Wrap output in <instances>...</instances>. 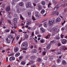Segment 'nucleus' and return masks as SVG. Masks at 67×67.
<instances>
[{
    "mask_svg": "<svg viewBox=\"0 0 67 67\" xmlns=\"http://www.w3.org/2000/svg\"><path fill=\"white\" fill-rule=\"evenodd\" d=\"M55 19L53 18L52 19H50L48 21V25L49 26H51L53 25L55 23Z\"/></svg>",
    "mask_w": 67,
    "mask_h": 67,
    "instance_id": "nucleus-1",
    "label": "nucleus"
},
{
    "mask_svg": "<svg viewBox=\"0 0 67 67\" xmlns=\"http://www.w3.org/2000/svg\"><path fill=\"white\" fill-rule=\"evenodd\" d=\"M21 47L23 48H25L27 47V42H25L23 43L21 45Z\"/></svg>",
    "mask_w": 67,
    "mask_h": 67,
    "instance_id": "nucleus-2",
    "label": "nucleus"
},
{
    "mask_svg": "<svg viewBox=\"0 0 67 67\" xmlns=\"http://www.w3.org/2000/svg\"><path fill=\"white\" fill-rule=\"evenodd\" d=\"M26 7L27 8H32V6L31 5V3L30 2H28L27 3L26 5Z\"/></svg>",
    "mask_w": 67,
    "mask_h": 67,
    "instance_id": "nucleus-3",
    "label": "nucleus"
},
{
    "mask_svg": "<svg viewBox=\"0 0 67 67\" xmlns=\"http://www.w3.org/2000/svg\"><path fill=\"white\" fill-rule=\"evenodd\" d=\"M39 13L37 12H36L35 14V16L36 17L37 19H40V15L38 14Z\"/></svg>",
    "mask_w": 67,
    "mask_h": 67,
    "instance_id": "nucleus-4",
    "label": "nucleus"
},
{
    "mask_svg": "<svg viewBox=\"0 0 67 67\" xmlns=\"http://www.w3.org/2000/svg\"><path fill=\"white\" fill-rule=\"evenodd\" d=\"M15 7L17 9V12H19L20 11V10H21V8L19 7V5L17 4Z\"/></svg>",
    "mask_w": 67,
    "mask_h": 67,
    "instance_id": "nucleus-5",
    "label": "nucleus"
},
{
    "mask_svg": "<svg viewBox=\"0 0 67 67\" xmlns=\"http://www.w3.org/2000/svg\"><path fill=\"white\" fill-rule=\"evenodd\" d=\"M59 9V7L58 6V5H57L56 6V7H55L54 8V9H53L54 11V12H56V11H57V10H58V9Z\"/></svg>",
    "mask_w": 67,
    "mask_h": 67,
    "instance_id": "nucleus-6",
    "label": "nucleus"
},
{
    "mask_svg": "<svg viewBox=\"0 0 67 67\" xmlns=\"http://www.w3.org/2000/svg\"><path fill=\"white\" fill-rule=\"evenodd\" d=\"M37 8L38 10H41L42 9V6L40 5H38V6H37Z\"/></svg>",
    "mask_w": 67,
    "mask_h": 67,
    "instance_id": "nucleus-7",
    "label": "nucleus"
},
{
    "mask_svg": "<svg viewBox=\"0 0 67 67\" xmlns=\"http://www.w3.org/2000/svg\"><path fill=\"white\" fill-rule=\"evenodd\" d=\"M62 43L63 44H66L67 42V40L66 39H62Z\"/></svg>",
    "mask_w": 67,
    "mask_h": 67,
    "instance_id": "nucleus-8",
    "label": "nucleus"
},
{
    "mask_svg": "<svg viewBox=\"0 0 67 67\" xmlns=\"http://www.w3.org/2000/svg\"><path fill=\"white\" fill-rule=\"evenodd\" d=\"M9 37H10L12 39V40H11V41H12V43H13V41H14V39L13 38V35H9Z\"/></svg>",
    "mask_w": 67,
    "mask_h": 67,
    "instance_id": "nucleus-9",
    "label": "nucleus"
},
{
    "mask_svg": "<svg viewBox=\"0 0 67 67\" xmlns=\"http://www.w3.org/2000/svg\"><path fill=\"white\" fill-rule=\"evenodd\" d=\"M43 25L44 27H47V26L48 25V23L46 22H44V23Z\"/></svg>",
    "mask_w": 67,
    "mask_h": 67,
    "instance_id": "nucleus-10",
    "label": "nucleus"
},
{
    "mask_svg": "<svg viewBox=\"0 0 67 67\" xmlns=\"http://www.w3.org/2000/svg\"><path fill=\"white\" fill-rule=\"evenodd\" d=\"M52 32H55L57 31V28H53L52 29Z\"/></svg>",
    "mask_w": 67,
    "mask_h": 67,
    "instance_id": "nucleus-11",
    "label": "nucleus"
},
{
    "mask_svg": "<svg viewBox=\"0 0 67 67\" xmlns=\"http://www.w3.org/2000/svg\"><path fill=\"white\" fill-rule=\"evenodd\" d=\"M13 21L14 22V23H17V18H15L13 20Z\"/></svg>",
    "mask_w": 67,
    "mask_h": 67,
    "instance_id": "nucleus-12",
    "label": "nucleus"
},
{
    "mask_svg": "<svg viewBox=\"0 0 67 67\" xmlns=\"http://www.w3.org/2000/svg\"><path fill=\"white\" fill-rule=\"evenodd\" d=\"M19 51V49L17 47H15L14 51L15 52H17Z\"/></svg>",
    "mask_w": 67,
    "mask_h": 67,
    "instance_id": "nucleus-13",
    "label": "nucleus"
},
{
    "mask_svg": "<svg viewBox=\"0 0 67 67\" xmlns=\"http://www.w3.org/2000/svg\"><path fill=\"white\" fill-rule=\"evenodd\" d=\"M60 18H58L56 20V22H59V21H60Z\"/></svg>",
    "mask_w": 67,
    "mask_h": 67,
    "instance_id": "nucleus-14",
    "label": "nucleus"
},
{
    "mask_svg": "<svg viewBox=\"0 0 67 67\" xmlns=\"http://www.w3.org/2000/svg\"><path fill=\"white\" fill-rule=\"evenodd\" d=\"M31 23V21H27L26 22V25H30V24Z\"/></svg>",
    "mask_w": 67,
    "mask_h": 67,
    "instance_id": "nucleus-15",
    "label": "nucleus"
},
{
    "mask_svg": "<svg viewBox=\"0 0 67 67\" xmlns=\"http://www.w3.org/2000/svg\"><path fill=\"white\" fill-rule=\"evenodd\" d=\"M50 36H51V34H49L46 36L45 38L46 39H47L48 38H50Z\"/></svg>",
    "mask_w": 67,
    "mask_h": 67,
    "instance_id": "nucleus-16",
    "label": "nucleus"
},
{
    "mask_svg": "<svg viewBox=\"0 0 67 67\" xmlns=\"http://www.w3.org/2000/svg\"><path fill=\"white\" fill-rule=\"evenodd\" d=\"M67 5V1L65 2V3L64 4L61 5V7H65V6H66Z\"/></svg>",
    "mask_w": 67,
    "mask_h": 67,
    "instance_id": "nucleus-17",
    "label": "nucleus"
},
{
    "mask_svg": "<svg viewBox=\"0 0 67 67\" xmlns=\"http://www.w3.org/2000/svg\"><path fill=\"white\" fill-rule=\"evenodd\" d=\"M32 52V53H35L37 52V50L36 49H33Z\"/></svg>",
    "mask_w": 67,
    "mask_h": 67,
    "instance_id": "nucleus-18",
    "label": "nucleus"
},
{
    "mask_svg": "<svg viewBox=\"0 0 67 67\" xmlns=\"http://www.w3.org/2000/svg\"><path fill=\"white\" fill-rule=\"evenodd\" d=\"M5 10L7 12H8L9 11V6L8 5L6 7Z\"/></svg>",
    "mask_w": 67,
    "mask_h": 67,
    "instance_id": "nucleus-19",
    "label": "nucleus"
},
{
    "mask_svg": "<svg viewBox=\"0 0 67 67\" xmlns=\"http://www.w3.org/2000/svg\"><path fill=\"white\" fill-rule=\"evenodd\" d=\"M55 42L56 41L55 40H53L50 42V43L51 44H53L55 43Z\"/></svg>",
    "mask_w": 67,
    "mask_h": 67,
    "instance_id": "nucleus-20",
    "label": "nucleus"
},
{
    "mask_svg": "<svg viewBox=\"0 0 67 67\" xmlns=\"http://www.w3.org/2000/svg\"><path fill=\"white\" fill-rule=\"evenodd\" d=\"M5 39L6 40V43H9V39H8V37L6 38Z\"/></svg>",
    "mask_w": 67,
    "mask_h": 67,
    "instance_id": "nucleus-21",
    "label": "nucleus"
},
{
    "mask_svg": "<svg viewBox=\"0 0 67 67\" xmlns=\"http://www.w3.org/2000/svg\"><path fill=\"white\" fill-rule=\"evenodd\" d=\"M36 57L35 56H31V58L32 59H35V58H36Z\"/></svg>",
    "mask_w": 67,
    "mask_h": 67,
    "instance_id": "nucleus-22",
    "label": "nucleus"
},
{
    "mask_svg": "<svg viewBox=\"0 0 67 67\" xmlns=\"http://www.w3.org/2000/svg\"><path fill=\"white\" fill-rule=\"evenodd\" d=\"M66 63V62L65 61V60H63L62 61V64H63V65H65Z\"/></svg>",
    "mask_w": 67,
    "mask_h": 67,
    "instance_id": "nucleus-23",
    "label": "nucleus"
},
{
    "mask_svg": "<svg viewBox=\"0 0 67 67\" xmlns=\"http://www.w3.org/2000/svg\"><path fill=\"white\" fill-rule=\"evenodd\" d=\"M62 49L64 51H65L67 49V48L65 46H64L63 47Z\"/></svg>",
    "mask_w": 67,
    "mask_h": 67,
    "instance_id": "nucleus-24",
    "label": "nucleus"
},
{
    "mask_svg": "<svg viewBox=\"0 0 67 67\" xmlns=\"http://www.w3.org/2000/svg\"><path fill=\"white\" fill-rule=\"evenodd\" d=\"M44 42H45V41H44V40L43 39H42L40 41V42H41V43H44Z\"/></svg>",
    "mask_w": 67,
    "mask_h": 67,
    "instance_id": "nucleus-25",
    "label": "nucleus"
},
{
    "mask_svg": "<svg viewBox=\"0 0 67 67\" xmlns=\"http://www.w3.org/2000/svg\"><path fill=\"white\" fill-rule=\"evenodd\" d=\"M23 3L22 2H21L19 4V5H20V6H21V7H22L23 6Z\"/></svg>",
    "mask_w": 67,
    "mask_h": 67,
    "instance_id": "nucleus-26",
    "label": "nucleus"
},
{
    "mask_svg": "<svg viewBox=\"0 0 67 67\" xmlns=\"http://www.w3.org/2000/svg\"><path fill=\"white\" fill-rule=\"evenodd\" d=\"M55 12V15H58L59 14V12H58V11Z\"/></svg>",
    "mask_w": 67,
    "mask_h": 67,
    "instance_id": "nucleus-27",
    "label": "nucleus"
},
{
    "mask_svg": "<svg viewBox=\"0 0 67 67\" xmlns=\"http://www.w3.org/2000/svg\"><path fill=\"white\" fill-rule=\"evenodd\" d=\"M20 53H17L15 54V56H16V57H18V56L20 55Z\"/></svg>",
    "mask_w": 67,
    "mask_h": 67,
    "instance_id": "nucleus-28",
    "label": "nucleus"
},
{
    "mask_svg": "<svg viewBox=\"0 0 67 67\" xmlns=\"http://www.w3.org/2000/svg\"><path fill=\"white\" fill-rule=\"evenodd\" d=\"M45 12V11L44 9H42L41 11V13L42 14H44V13Z\"/></svg>",
    "mask_w": 67,
    "mask_h": 67,
    "instance_id": "nucleus-29",
    "label": "nucleus"
},
{
    "mask_svg": "<svg viewBox=\"0 0 67 67\" xmlns=\"http://www.w3.org/2000/svg\"><path fill=\"white\" fill-rule=\"evenodd\" d=\"M48 9L50 11H51V10H52L53 9V8L51 7H48Z\"/></svg>",
    "mask_w": 67,
    "mask_h": 67,
    "instance_id": "nucleus-30",
    "label": "nucleus"
},
{
    "mask_svg": "<svg viewBox=\"0 0 67 67\" xmlns=\"http://www.w3.org/2000/svg\"><path fill=\"white\" fill-rule=\"evenodd\" d=\"M41 4L42 5H44L45 4V2L44 1H42L41 2Z\"/></svg>",
    "mask_w": 67,
    "mask_h": 67,
    "instance_id": "nucleus-31",
    "label": "nucleus"
},
{
    "mask_svg": "<svg viewBox=\"0 0 67 67\" xmlns=\"http://www.w3.org/2000/svg\"><path fill=\"white\" fill-rule=\"evenodd\" d=\"M57 63H60V59H58L57 60Z\"/></svg>",
    "mask_w": 67,
    "mask_h": 67,
    "instance_id": "nucleus-32",
    "label": "nucleus"
},
{
    "mask_svg": "<svg viewBox=\"0 0 67 67\" xmlns=\"http://www.w3.org/2000/svg\"><path fill=\"white\" fill-rule=\"evenodd\" d=\"M41 31L42 32H44L45 31V30L42 27H41L40 28Z\"/></svg>",
    "mask_w": 67,
    "mask_h": 67,
    "instance_id": "nucleus-33",
    "label": "nucleus"
},
{
    "mask_svg": "<svg viewBox=\"0 0 67 67\" xmlns=\"http://www.w3.org/2000/svg\"><path fill=\"white\" fill-rule=\"evenodd\" d=\"M20 36L19 35H17V37H16V39L17 40H19V38H20Z\"/></svg>",
    "mask_w": 67,
    "mask_h": 67,
    "instance_id": "nucleus-34",
    "label": "nucleus"
},
{
    "mask_svg": "<svg viewBox=\"0 0 67 67\" xmlns=\"http://www.w3.org/2000/svg\"><path fill=\"white\" fill-rule=\"evenodd\" d=\"M28 14L29 16H31V13L30 12H29L28 13Z\"/></svg>",
    "mask_w": 67,
    "mask_h": 67,
    "instance_id": "nucleus-35",
    "label": "nucleus"
},
{
    "mask_svg": "<svg viewBox=\"0 0 67 67\" xmlns=\"http://www.w3.org/2000/svg\"><path fill=\"white\" fill-rule=\"evenodd\" d=\"M15 31L14 32L13 31V30H11V33H13V34L14 33V34H15V35H16V34L15 33Z\"/></svg>",
    "mask_w": 67,
    "mask_h": 67,
    "instance_id": "nucleus-36",
    "label": "nucleus"
},
{
    "mask_svg": "<svg viewBox=\"0 0 67 67\" xmlns=\"http://www.w3.org/2000/svg\"><path fill=\"white\" fill-rule=\"evenodd\" d=\"M50 47H51V45L49 44L47 47V49H49L50 48Z\"/></svg>",
    "mask_w": 67,
    "mask_h": 67,
    "instance_id": "nucleus-37",
    "label": "nucleus"
},
{
    "mask_svg": "<svg viewBox=\"0 0 67 67\" xmlns=\"http://www.w3.org/2000/svg\"><path fill=\"white\" fill-rule=\"evenodd\" d=\"M21 65H25V62L24 61H22L21 62Z\"/></svg>",
    "mask_w": 67,
    "mask_h": 67,
    "instance_id": "nucleus-38",
    "label": "nucleus"
},
{
    "mask_svg": "<svg viewBox=\"0 0 67 67\" xmlns=\"http://www.w3.org/2000/svg\"><path fill=\"white\" fill-rule=\"evenodd\" d=\"M56 38L57 40H59L60 39V37L59 36H57L56 37Z\"/></svg>",
    "mask_w": 67,
    "mask_h": 67,
    "instance_id": "nucleus-39",
    "label": "nucleus"
},
{
    "mask_svg": "<svg viewBox=\"0 0 67 67\" xmlns=\"http://www.w3.org/2000/svg\"><path fill=\"white\" fill-rule=\"evenodd\" d=\"M5 31L6 33H8V32H9V29H7L5 30Z\"/></svg>",
    "mask_w": 67,
    "mask_h": 67,
    "instance_id": "nucleus-40",
    "label": "nucleus"
},
{
    "mask_svg": "<svg viewBox=\"0 0 67 67\" xmlns=\"http://www.w3.org/2000/svg\"><path fill=\"white\" fill-rule=\"evenodd\" d=\"M38 0H34V2L35 3H37V2H38Z\"/></svg>",
    "mask_w": 67,
    "mask_h": 67,
    "instance_id": "nucleus-41",
    "label": "nucleus"
},
{
    "mask_svg": "<svg viewBox=\"0 0 67 67\" xmlns=\"http://www.w3.org/2000/svg\"><path fill=\"white\" fill-rule=\"evenodd\" d=\"M42 59H41L40 58H38V59L37 60V61H38V62H41V61Z\"/></svg>",
    "mask_w": 67,
    "mask_h": 67,
    "instance_id": "nucleus-42",
    "label": "nucleus"
},
{
    "mask_svg": "<svg viewBox=\"0 0 67 67\" xmlns=\"http://www.w3.org/2000/svg\"><path fill=\"white\" fill-rule=\"evenodd\" d=\"M20 19H21V20H23V17H22V15H20Z\"/></svg>",
    "mask_w": 67,
    "mask_h": 67,
    "instance_id": "nucleus-43",
    "label": "nucleus"
},
{
    "mask_svg": "<svg viewBox=\"0 0 67 67\" xmlns=\"http://www.w3.org/2000/svg\"><path fill=\"white\" fill-rule=\"evenodd\" d=\"M22 59V56H20L19 58V60H21Z\"/></svg>",
    "mask_w": 67,
    "mask_h": 67,
    "instance_id": "nucleus-44",
    "label": "nucleus"
},
{
    "mask_svg": "<svg viewBox=\"0 0 67 67\" xmlns=\"http://www.w3.org/2000/svg\"><path fill=\"white\" fill-rule=\"evenodd\" d=\"M5 4H3L2 5V8H4V7H5Z\"/></svg>",
    "mask_w": 67,
    "mask_h": 67,
    "instance_id": "nucleus-45",
    "label": "nucleus"
},
{
    "mask_svg": "<svg viewBox=\"0 0 67 67\" xmlns=\"http://www.w3.org/2000/svg\"><path fill=\"white\" fill-rule=\"evenodd\" d=\"M66 23V21L65 20H64L63 22L62 23V25H63L65 23Z\"/></svg>",
    "mask_w": 67,
    "mask_h": 67,
    "instance_id": "nucleus-46",
    "label": "nucleus"
},
{
    "mask_svg": "<svg viewBox=\"0 0 67 67\" xmlns=\"http://www.w3.org/2000/svg\"><path fill=\"white\" fill-rule=\"evenodd\" d=\"M15 57H12V60H15Z\"/></svg>",
    "mask_w": 67,
    "mask_h": 67,
    "instance_id": "nucleus-47",
    "label": "nucleus"
},
{
    "mask_svg": "<svg viewBox=\"0 0 67 67\" xmlns=\"http://www.w3.org/2000/svg\"><path fill=\"white\" fill-rule=\"evenodd\" d=\"M60 36L62 38H64V37H63L64 36V35H63L62 34H61V35H60Z\"/></svg>",
    "mask_w": 67,
    "mask_h": 67,
    "instance_id": "nucleus-48",
    "label": "nucleus"
},
{
    "mask_svg": "<svg viewBox=\"0 0 67 67\" xmlns=\"http://www.w3.org/2000/svg\"><path fill=\"white\" fill-rule=\"evenodd\" d=\"M25 38H28V35H27L26 34L25 35Z\"/></svg>",
    "mask_w": 67,
    "mask_h": 67,
    "instance_id": "nucleus-49",
    "label": "nucleus"
},
{
    "mask_svg": "<svg viewBox=\"0 0 67 67\" xmlns=\"http://www.w3.org/2000/svg\"><path fill=\"white\" fill-rule=\"evenodd\" d=\"M9 60L10 61L12 60V57H10L9 58Z\"/></svg>",
    "mask_w": 67,
    "mask_h": 67,
    "instance_id": "nucleus-50",
    "label": "nucleus"
},
{
    "mask_svg": "<svg viewBox=\"0 0 67 67\" xmlns=\"http://www.w3.org/2000/svg\"><path fill=\"white\" fill-rule=\"evenodd\" d=\"M30 48H31V49H32V48H33V46L31 45L30 46Z\"/></svg>",
    "mask_w": 67,
    "mask_h": 67,
    "instance_id": "nucleus-51",
    "label": "nucleus"
},
{
    "mask_svg": "<svg viewBox=\"0 0 67 67\" xmlns=\"http://www.w3.org/2000/svg\"><path fill=\"white\" fill-rule=\"evenodd\" d=\"M57 45V46L58 47L60 46H61V44H60V43H59Z\"/></svg>",
    "mask_w": 67,
    "mask_h": 67,
    "instance_id": "nucleus-52",
    "label": "nucleus"
},
{
    "mask_svg": "<svg viewBox=\"0 0 67 67\" xmlns=\"http://www.w3.org/2000/svg\"><path fill=\"white\" fill-rule=\"evenodd\" d=\"M66 1V0H61L60 2H65Z\"/></svg>",
    "mask_w": 67,
    "mask_h": 67,
    "instance_id": "nucleus-53",
    "label": "nucleus"
},
{
    "mask_svg": "<svg viewBox=\"0 0 67 67\" xmlns=\"http://www.w3.org/2000/svg\"><path fill=\"white\" fill-rule=\"evenodd\" d=\"M61 54V52H58L57 53V55H59V54Z\"/></svg>",
    "mask_w": 67,
    "mask_h": 67,
    "instance_id": "nucleus-54",
    "label": "nucleus"
},
{
    "mask_svg": "<svg viewBox=\"0 0 67 67\" xmlns=\"http://www.w3.org/2000/svg\"><path fill=\"white\" fill-rule=\"evenodd\" d=\"M43 55H45V54H46V52H43Z\"/></svg>",
    "mask_w": 67,
    "mask_h": 67,
    "instance_id": "nucleus-55",
    "label": "nucleus"
},
{
    "mask_svg": "<svg viewBox=\"0 0 67 67\" xmlns=\"http://www.w3.org/2000/svg\"><path fill=\"white\" fill-rule=\"evenodd\" d=\"M32 19L33 20H34V21H35V20H36L35 18H34V16H32Z\"/></svg>",
    "mask_w": 67,
    "mask_h": 67,
    "instance_id": "nucleus-56",
    "label": "nucleus"
},
{
    "mask_svg": "<svg viewBox=\"0 0 67 67\" xmlns=\"http://www.w3.org/2000/svg\"><path fill=\"white\" fill-rule=\"evenodd\" d=\"M51 5V3H49L48 5V7H50V5Z\"/></svg>",
    "mask_w": 67,
    "mask_h": 67,
    "instance_id": "nucleus-57",
    "label": "nucleus"
},
{
    "mask_svg": "<svg viewBox=\"0 0 67 67\" xmlns=\"http://www.w3.org/2000/svg\"><path fill=\"white\" fill-rule=\"evenodd\" d=\"M55 14V12H53V13H52V15H54V14Z\"/></svg>",
    "mask_w": 67,
    "mask_h": 67,
    "instance_id": "nucleus-58",
    "label": "nucleus"
},
{
    "mask_svg": "<svg viewBox=\"0 0 67 67\" xmlns=\"http://www.w3.org/2000/svg\"><path fill=\"white\" fill-rule=\"evenodd\" d=\"M14 16L15 17H18V15H17L16 14H14Z\"/></svg>",
    "mask_w": 67,
    "mask_h": 67,
    "instance_id": "nucleus-59",
    "label": "nucleus"
},
{
    "mask_svg": "<svg viewBox=\"0 0 67 67\" xmlns=\"http://www.w3.org/2000/svg\"><path fill=\"white\" fill-rule=\"evenodd\" d=\"M13 54H12L9 55V56H13Z\"/></svg>",
    "mask_w": 67,
    "mask_h": 67,
    "instance_id": "nucleus-60",
    "label": "nucleus"
},
{
    "mask_svg": "<svg viewBox=\"0 0 67 67\" xmlns=\"http://www.w3.org/2000/svg\"><path fill=\"white\" fill-rule=\"evenodd\" d=\"M36 34H39V32H36L35 33Z\"/></svg>",
    "mask_w": 67,
    "mask_h": 67,
    "instance_id": "nucleus-61",
    "label": "nucleus"
},
{
    "mask_svg": "<svg viewBox=\"0 0 67 67\" xmlns=\"http://www.w3.org/2000/svg\"><path fill=\"white\" fill-rule=\"evenodd\" d=\"M34 63V62L33 61H31L30 63L31 64H33Z\"/></svg>",
    "mask_w": 67,
    "mask_h": 67,
    "instance_id": "nucleus-62",
    "label": "nucleus"
},
{
    "mask_svg": "<svg viewBox=\"0 0 67 67\" xmlns=\"http://www.w3.org/2000/svg\"><path fill=\"white\" fill-rule=\"evenodd\" d=\"M64 12H67V9H65L64 10Z\"/></svg>",
    "mask_w": 67,
    "mask_h": 67,
    "instance_id": "nucleus-63",
    "label": "nucleus"
},
{
    "mask_svg": "<svg viewBox=\"0 0 67 67\" xmlns=\"http://www.w3.org/2000/svg\"><path fill=\"white\" fill-rule=\"evenodd\" d=\"M31 67H36V66L35 65H32L31 66Z\"/></svg>",
    "mask_w": 67,
    "mask_h": 67,
    "instance_id": "nucleus-64",
    "label": "nucleus"
}]
</instances>
